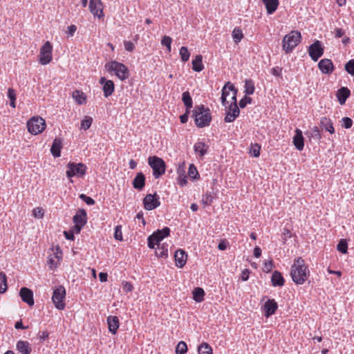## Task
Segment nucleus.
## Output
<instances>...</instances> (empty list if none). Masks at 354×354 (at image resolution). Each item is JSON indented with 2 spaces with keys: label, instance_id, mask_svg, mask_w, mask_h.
<instances>
[{
  "label": "nucleus",
  "instance_id": "6e6552de",
  "mask_svg": "<svg viewBox=\"0 0 354 354\" xmlns=\"http://www.w3.org/2000/svg\"><path fill=\"white\" fill-rule=\"evenodd\" d=\"M66 297V290L64 286H59L56 288L53 293L52 301L58 310H64L65 308V303L64 300Z\"/></svg>",
  "mask_w": 354,
  "mask_h": 354
},
{
  "label": "nucleus",
  "instance_id": "412c9836",
  "mask_svg": "<svg viewBox=\"0 0 354 354\" xmlns=\"http://www.w3.org/2000/svg\"><path fill=\"white\" fill-rule=\"evenodd\" d=\"M292 142L297 150H303L304 147V138L303 137L302 131L300 129H297L295 130V134L293 137Z\"/></svg>",
  "mask_w": 354,
  "mask_h": 354
},
{
  "label": "nucleus",
  "instance_id": "423d86ee",
  "mask_svg": "<svg viewBox=\"0 0 354 354\" xmlns=\"http://www.w3.org/2000/svg\"><path fill=\"white\" fill-rule=\"evenodd\" d=\"M148 164L153 169L155 178H158L165 174L166 165L161 158L156 156H150L148 158Z\"/></svg>",
  "mask_w": 354,
  "mask_h": 354
},
{
  "label": "nucleus",
  "instance_id": "774afa93",
  "mask_svg": "<svg viewBox=\"0 0 354 354\" xmlns=\"http://www.w3.org/2000/svg\"><path fill=\"white\" fill-rule=\"evenodd\" d=\"M227 241L226 240H222L218 245V248L220 250H225L227 248Z\"/></svg>",
  "mask_w": 354,
  "mask_h": 354
},
{
  "label": "nucleus",
  "instance_id": "3c124183",
  "mask_svg": "<svg viewBox=\"0 0 354 354\" xmlns=\"http://www.w3.org/2000/svg\"><path fill=\"white\" fill-rule=\"evenodd\" d=\"M344 69L348 74L354 76V59L349 60L345 64Z\"/></svg>",
  "mask_w": 354,
  "mask_h": 354
},
{
  "label": "nucleus",
  "instance_id": "473e14b6",
  "mask_svg": "<svg viewBox=\"0 0 354 354\" xmlns=\"http://www.w3.org/2000/svg\"><path fill=\"white\" fill-rule=\"evenodd\" d=\"M73 97L75 100V102L80 104H84L86 102V97L82 91L79 90H75L73 93Z\"/></svg>",
  "mask_w": 354,
  "mask_h": 354
},
{
  "label": "nucleus",
  "instance_id": "2eb2a0df",
  "mask_svg": "<svg viewBox=\"0 0 354 354\" xmlns=\"http://www.w3.org/2000/svg\"><path fill=\"white\" fill-rule=\"evenodd\" d=\"M318 68L324 74L330 75L334 70L335 66L333 62L329 59H322L318 63Z\"/></svg>",
  "mask_w": 354,
  "mask_h": 354
},
{
  "label": "nucleus",
  "instance_id": "f8f14e48",
  "mask_svg": "<svg viewBox=\"0 0 354 354\" xmlns=\"http://www.w3.org/2000/svg\"><path fill=\"white\" fill-rule=\"evenodd\" d=\"M308 51L310 58L314 62H317L324 54V48L322 46V42L319 40L315 41L310 45Z\"/></svg>",
  "mask_w": 354,
  "mask_h": 354
},
{
  "label": "nucleus",
  "instance_id": "58836bf2",
  "mask_svg": "<svg viewBox=\"0 0 354 354\" xmlns=\"http://www.w3.org/2000/svg\"><path fill=\"white\" fill-rule=\"evenodd\" d=\"M198 354H212V347L205 342L202 343L198 348Z\"/></svg>",
  "mask_w": 354,
  "mask_h": 354
},
{
  "label": "nucleus",
  "instance_id": "7ed1b4c3",
  "mask_svg": "<svg viewBox=\"0 0 354 354\" xmlns=\"http://www.w3.org/2000/svg\"><path fill=\"white\" fill-rule=\"evenodd\" d=\"M301 39V33L297 30H292L286 35L282 41L283 50L286 54L292 52L293 49L300 43Z\"/></svg>",
  "mask_w": 354,
  "mask_h": 354
},
{
  "label": "nucleus",
  "instance_id": "603ef678",
  "mask_svg": "<svg viewBox=\"0 0 354 354\" xmlns=\"http://www.w3.org/2000/svg\"><path fill=\"white\" fill-rule=\"evenodd\" d=\"M252 101V99L250 97L244 96L239 103V106L240 108L243 109L248 104H251Z\"/></svg>",
  "mask_w": 354,
  "mask_h": 354
},
{
  "label": "nucleus",
  "instance_id": "f3484780",
  "mask_svg": "<svg viewBox=\"0 0 354 354\" xmlns=\"http://www.w3.org/2000/svg\"><path fill=\"white\" fill-rule=\"evenodd\" d=\"M100 84L103 85L104 95L106 97H109L112 95L115 89V85L112 80H108L105 77H102L99 81Z\"/></svg>",
  "mask_w": 354,
  "mask_h": 354
},
{
  "label": "nucleus",
  "instance_id": "aec40b11",
  "mask_svg": "<svg viewBox=\"0 0 354 354\" xmlns=\"http://www.w3.org/2000/svg\"><path fill=\"white\" fill-rule=\"evenodd\" d=\"M187 254L184 250L181 249L176 250L174 255L176 266L182 268L187 262Z\"/></svg>",
  "mask_w": 354,
  "mask_h": 354
},
{
  "label": "nucleus",
  "instance_id": "4d7b16f0",
  "mask_svg": "<svg viewBox=\"0 0 354 354\" xmlns=\"http://www.w3.org/2000/svg\"><path fill=\"white\" fill-rule=\"evenodd\" d=\"M273 267H274L273 262L271 260V261H269L264 263V267H263V270L265 272H270L272 270Z\"/></svg>",
  "mask_w": 354,
  "mask_h": 354
},
{
  "label": "nucleus",
  "instance_id": "393cba45",
  "mask_svg": "<svg viewBox=\"0 0 354 354\" xmlns=\"http://www.w3.org/2000/svg\"><path fill=\"white\" fill-rule=\"evenodd\" d=\"M351 91L347 87H341L337 91V97L339 103L342 105L344 104L347 98L350 96Z\"/></svg>",
  "mask_w": 354,
  "mask_h": 354
},
{
  "label": "nucleus",
  "instance_id": "a18cd8bd",
  "mask_svg": "<svg viewBox=\"0 0 354 354\" xmlns=\"http://www.w3.org/2000/svg\"><path fill=\"white\" fill-rule=\"evenodd\" d=\"M179 53H180V55L181 60L183 62H185L189 60V56H190V53H189L187 47L182 46L180 48V49Z\"/></svg>",
  "mask_w": 354,
  "mask_h": 354
},
{
  "label": "nucleus",
  "instance_id": "7c9ffc66",
  "mask_svg": "<svg viewBox=\"0 0 354 354\" xmlns=\"http://www.w3.org/2000/svg\"><path fill=\"white\" fill-rule=\"evenodd\" d=\"M209 145L203 142H198L194 146V149L196 153L198 154L200 157H203L207 152Z\"/></svg>",
  "mask_w": 354,
  "mask_h": 354
},
{
  "label": "nucleus",
  "instance_id": "338daca9",
  "mask_svg": "<svg viewBox=\"0 0 354 354\" xmlns=\"http://www.w3.org/2000/svg\"><path fill=\"white\" fill-rule=\"evenodd\" d=\"M33 214L36 218H42L44 216V212L41 209H35L33 210Z\"/></svg>",
  "mask_w": 354,
  "mask_h": 354
},
{
  "label": "nucleus",
  "instance_id": "bb28decb",
  "mask_svg": "<svg viewBox=\"0 0 354 354\" xmlns=\"http://www.w3.org/2000/svg\"><path fill=\"white\" fill-rule=\"evenodd\" d=\"M17 350L21 354H30L32 348L30 344L27 341L19 340L16 345Z\"/></svg>",
  "mask_w": 354,
  "mask_h": 354
},
{
  "label": "nucleus",
  "instance_id": "49530a36",
  "mask_svg": "<svg viewBox=\"0 0 354 354\" xmlns=\"http://www.w3.org/2000/svg\"><path fill=\"white\" fill-rule=\"evenodd\" d=\"M93 119L90 116H85L81 122V128L84 130L88 129L92 124Z\"/></svg>",
  "mask_w": 354,
  "mask_h": 354
},
{
  "label": "nucleus",
  "instance_id": "09e8293b",
  "mask_svg": "<svg viewBox=\"0 0 354 354\" xmlns=\"http://www.w3.org/2000/svg\"><path fill=\"white\" fill-rule=\"evenodd\" d=\"M188 174L190 178L193 179H198L199 178V174L197 171L196 167L194 166V164H191L189 167Z\"/></svg>",
  "mask_w": 354,
  "mask_h": 354
},
{
  "label": "nucleus",
  "instance_id": "dca6fc26",
  "mask_svg": "<svg viewBox=\"0 0 354 354\" xmlns=\"http://www.w3.org/2000/svg\"><path fill=\"white\" fill-rule=\"evenodd\" d=\"M19 295L22 301L28 306H32L34 305L33 292L30 289L26 287L21 288L19 291Z\"/></svg>",
  "mask_w": 354,
  "mask_h": 354
},
{
  "label": "nucleus",
  "instance_id": "c85d7f7f",
  "mask_svg": "<svg viewBox=\"0 0 354 354\" xmlns=\"http://www.w3.org/2000/svg\"><path fill=\"white\" fill-rule=\"evenodd\" d=\"M262 2L265 5L268 15L273 14L277 10L279 4V0H262Z\"/></svg>",
  "mask_w": 354,
  "mask_h": 354
},
{
  "label": "nucleus",
  "instance_id": "de8ad7c7",
  "mask_svg": "<svg viewBox=\"0 0 354 354\" xmlns=\"http://www.w3.org/2000/svg\"><path fill=\"white\" fill-rule=\"evenodd\" d=\"M214 197L212 193L210 192H207L203 196L202 202L205 205H209L213 202Z\"/></svg>",
  "mask_w": 354,
  "mask_h": 354
},
{
  "label": "nucleus",
  "instance_id": "f03ea898",
  "mask_svg": "<svg viewBox=\"0 0 354 354\" xmlns=\"http://www.w3.org/2000/svg\"><path fill=\"white\" fill-rule=\"evenodd\" d=\"M192 117L194 119L196 125L199 128L208 127L212 121L210 109L203 104L194 106Z\"/></svg>",
  "mask_w": 354,
  "mask_h": 354
},
{
  "label": "nucleus",
  "instance_id": "13d9d810",
  "mask_svg": "<svg viewBox=\"0 0 354 354\" xmlns=\"http://www.w3.org/2000/svg\"><path fill=\"white\" fill-rule=\"evenodd\" d=\"M190 111L191 110L189 109H185V113L180 116V120L181 123L185 124L187 122Z\"/></svg>",
  "mask_w": 354,
  "mask_h": 354
},
{
  "label": "nucleus",
  "instance_id": "f704fd0d",
  "mask_svg": "<svg viewBox=\"0 0 354 354\" xmlns=\"http://www.w3.org/2000/svg\"><path fill=\"white\" fill-rule=\"evenodd\" d=\"M254 90L255 86L253 80L251 79H246L245 80L244 85V93H245V95H252L254 92Z\"/></svg>",
  "mask_w": 354,
  "mask_h": 354
},
{
  "label": "nucleus",
  "instance_id": "052dcab7",
  "mask_svg": "<svg viewBox=\"0 0 354 354\" xmlns=\"http://www.w3.org/2000/svg\"><path fill=\"white\" fill-rule=\"evenodd\" d=\"M124 48L126 50L129 52H132L134 49V45L130 41H124Z\"/></svg>",
  "mask_w": 354,
  "mask_h": 354
},
{
  "label": "nucleus",
  "instance_id": "c756f323",
  "mask_svg": "<svg viewBox=\"0 0 354 354\" xmlns=\"http://www.w3.org/2000/svg\"><path fill=\"white\" fill-rule=\"evenodd\" d=\"M271 282L273 286H283L285 283V280L281 273L277 270H275L272 275Z\"/></svg>",
  "mask_w": 354,
  "mask_h": 354
},
{
  "label": "nucleus",
  "instance_id": "864d4df0",
  "mask_svg": "<svg viewBox=\"0 0 354 354\" xmlns=\"http://www.w3.org/2000/svg\"><path fill=\"white\" fill-rule=\"evenodd\" d=\"M114 238L118 241L122 240L123 238H122V226L121 225H117L115 227Z\"/></svg>",
  "mask_w": 354,
  "mask_h": 354
},
{
  "label": "nucleus",
  "instance_id": "39448f33",
  "mask_svg": "<svg viewBox=\"0 0 354 354\" xmlns=\"http://www.w3.org/2000/svg\"><path fill=\"white\" fill-rule=\"evenodd\" d=\"M238 91H234V93H232L231 102L226 108V115L224 118L225 122H232L239 115L240 110L237 105L236 95Z\"/></svg>",
  "mask_w": 354,
  "mask_h": 354
},
{
  "label": "nucleus",
  "instance_id": "e433bc0d",
  "mask_svg": "<svg viewBox=\"0 0 354 354\" xmlns=\"http://www.w3.org/2000/svg\"><path fill=\"white\" fill-rule=\"evenodd\" d=\"M158 245L156 250V254L158 257H166L167 256V244H162L156 243Z\"/></svg>",
  "mask_w": 354,
  "mask_h": 354
},
{
  "label": "nucleus",
  "instance_id": "6ab92c4d",
  "mask_svg": "<svg viewBox=\"0 0 354 354\" xmlns=\"http://www.w3.org/2000/svg\"><path fill=\"white\" fill-rule=\"evenodd\" d=\"M74 224L84 226L87 223V214L84 209H79L73 217Z\"/></svg>",
  "mask_w": 354,
  "mask_h": 354
},
{
  "label": "nucleus",
  "instance_id": "20e7f679",
  "mask_svg": "<svg viewBox=\"0 0 354 354\" xmlns=\"http://www.w3.org/2000/svg\"><path fill=\"white\" fill-rule=\"evenodd\" d=\"M105 68L109 72H114L115 75L120 80H124L129 77V73L128 68L122 63L111 61L106 64Z\"/></svg>",
  "mask_w": 354,
  "mask_h": 354
},
{
  "label": "nucleus",
  "instance_id": "2f4dec72",
  "mask_svg": "<svg viewBox=\"0 0 354 354\" xmlns=\"http://www.w3.org/2000/svg\"><path fill=\"white\" fill-rule=\"evenodd\" d=\"M192 69L196 72H201L203 70L204 66L203 64V57L201 55H198L192 62Z\"/></svg>",
  "mask_w": 354,
  "mask_h": 354
},
{
  "label": "nucleus",
  "instance_id": "e2e57ef3",
  "mask_svg": "<svg viewBox=\"0 0 354 354\" xmlns=\"http://www.w3.org/2000/svg\"><path fill=\"white\" fill-rule=\"evenodd\" d=\"M147 241H148V247L149 248H151V249L155 248V245L156 244V243L154 238L151 235H150L148 237Z\"/></svg>",
  "mask_w": 354,
  "mask_h": 354
},
{
  "label": "nucleus",
  "instance_id": "ea45409f",
  "mask_svg": "<svg viewBox=\"0 0 354 354\" xmlns=\"http://www.w3.org/2000/svg\"><path fill=\"white\" fill-rule=\"evenodd\" d=\"M232 37H233L234 41L236 44H238L241 41V40L243 37V34L240 28H235L234 29V30L232 32Z\"/></svg>",
  "mask_w": 354,
  "mask_h": 354
},
{
  "label": "nucleus",
  "instance_id": "9b49d317",
  "mask_svg": "<svg viewBox=\"0 0 354 354\" xmlns=\"http://www.w3.org/2000/svg\"><path fill=\"white\" fill-rule=\"evenodd\" d=\"M160 197L156 194H148L143 198V205L147 210H153L160 206Z\"/></svg>",
  "mask_w": 354,
  "mask_h": 354
},
{
  "label": "nucleus",
  "instance_id": "4468645a",
  "mask_svg": "<svg viewBox=\"0 0 354 354\" xmlns=\"http://www.w3.org/2000/svg\"><path fill=\"white\" fill-rule=\"evenodd\" d=\"M89 10L94 15L99 19L104 16L103 6L101 0H90L89 1Z\"/></svg>",
  "mask_w": 354,
  "mask_h": 354
},
{
  "label": "nucleus",
  "instance_id": "0e129e2a",
  "mask_svg": "<svg viewBox=\"0 0 354 354\" xmlns=\"http://www.w3.org/2000/svg\"><path fill=\"white\" fill-rule=\"evenodd\" d=\"M64 234L65 236V238L68 240L73 241L75 239L73 231H64Z\"/></svg>",
  "mask_w": 354,
  "mask_h": 354
},
{
  "label": "nucleus",
  "instance_id": "bf43d9fd",
  "mask_svg": "<svg viewBox=\"0 0 354 354\" xmlns=\"http://www.w3.org/2000/svg\"><path fill=\"white\" fill-rule=\"evenodd\" d=\"M133 286L131 283L125 281L123 283V290L126 292H130L133 290Z\"/></svg>",
  "mask_w": 354,
  "mask_h": 354
},
{
  "label": "nucleus",
  "instance_id": "0eeeda50",
  "mask_svg": "<svg viewBox=\"0 0 354 354\" xmlns=\"http://www.w3.org/2000/svg\"><path fill=\"white\" fill-rule=\"evenodd\" d=\"M45 128V120L41 117H32L27 122L28 131L32 135H37L41 133Z\"/></svg>",
  "mask_w": 354,
  "mask_h": 354
},
{
  "label": "nucleus",
  "instance_id": "72a5a7b5",
  "mask_svg": "<svg viewBox=\"0 0 354 354\" xmlns=\"http://www.w3.org/2000/svg\"><path fill=\"white\" fill-rule=\"evenodd\" d=\"M182 101L184 103L185 109L191 110L193 106V101L189 91H185L183 93Z\"/></svg>",
  "mask_w": 354,
  "mask_h": 354
},
{
  "label": "nucleus",
  "instance_id": "1a4fd4ad",
  "mask_svg": "<svg viewBox=\"0 0 354 354\" xmlns=\"http://www.w3.org/2000/svg\"><path fill=\"white\" fill-rule=\"evenodd\" d=\"M67 171L66 172V176L68 178H72L75 175H79L80 176H84L86 174V170L87 169L86 166L82 163H75L73 162H69L67 165Z\"/></svg>",
  "mask_w": 354,
  "mask_h": 354
},
{
  "label": "nucleus",
  "instance_id": "a211bd4d",
  "mask_svg": "<svg viewBox=\"0 0 354 354\" xmlns=\"http://www.w3.org/2000/svg\"><path fill=\"white\" fill-rule=\"evenodd\" d=\"M278 308V304L273 299H269L263 306L264 315L269 317L274 315Z\"/></svg>",
  "mask_w": 354,
  "mask_h": 354
},
{
  "label": "nucleus",
  "instance_id": "4c0bfd02",
  "mask_svg": "<svg viewBox=\"0 0 354 354\" xmlns=\"http://www.w3.org/2000/svg\"><path fill=\"white\" fill-rule=\"evenodd\" d=\"M306 135L308 138H313L317 140H320L322 138L320 131L317 127H314L311 129L310 131L306 132Z\"/></svg>",
  "mask_w": 354,
  "mask_h": 354
},
{
  "label": "nucleus",
  "instance_id": "a19ab883",
  "mask_svg": "<svg viewBox=\"0 0 354 354\" xmlns=\"http://www.w3.org/2000/svg\"><path fill=\"white\" fill-rule=\"evenodd\" d=\"M337 250L342 254H346L348 251V243L346 239H342L337 245Z\"/></svg>",
  "mask_w": 354,
  "mask_h": 354
},
{
  "label": "nucleus",
  "instance_id": "c03bdc74",
  "mask_svg": "<svg viewBox=\"0 0 354 354\" xmlns=\"http://www.w3.org/2000/svg\"><path fill=\"white\" fill-rule=\"evenodd\" d=\"M187 351V346L183 341L178 342L176 347V354H185Z\"/></svg>",
  "mask_w": 354,
  "mask_h": 354
},
{
  "label": "nucleus",
  "instance_id": "79ce46f5",
  "mask_svg": "<svg viewBox=\"0 0 354 354\" xmlns=\"http://www.w3.org/2000/svg\"><path fill=\"white\" fill-rule=\"evenodd\" d=\"M8 288L6 274L0 272V293H3Z\"/></svg>",
  "mask_w": 354,
  "mask_h": 354
},
{
  "label": "nucleus",
  "instance_id": "b1692460",
  "mask_svg": "<svg viewBox=\"0 0 354 354\" xmlns=\"http://www.w3.org/2000/svg\"><path fill=\"white\" fill-rule=\"evenodd\" d=\"M170 229L168 227H165L162 230H158L154 232L151 236L154 238L156 243H160V242L163 240L165 237L169 236Z\"/></svg>",
  "mask_w": 354,
  "mask_h": 354
},
{
  "label": "nucleus",
  "instance_id": "5fc2aeb1",
  "mask_svg": "<svg viewBox=\"0 0 354 354\" xmlns=\"http://www.w3.org/2000/svg\"><path fill=\"white\" fill-rule=\"evenodd\" d=\"M80 198H81L84 202H85L88 205H93L95 204V201L91 197L88 196L84 194H81L80 195Z\"/></svg>",
  "mask_w": 354,
  "mask_h": 354
},
{
  "label": "nucleus",
  "instance_id": "680f3d73",
  "mask_svg": "<svg viewBox=\"0 0 354 354\" xmlns=\"http://www.w3.org/2000/svg\"><path fill=\"white\" fill-rule=\"evenodd\" d=\"M8 97L10 101L16 100V94L13 88H9L8 90Z\"/></svg>",
  "mask_w": 354,
  "mask_h": 354
},
{
  "label": "nucleus",
  "instance_id": "8fccbe9b",
  "mask_svg": "<svg viewBox=\"0 0 354 354\" xmlns=\"http://www.w3.org/2000/svg\"><path fill=\"white\" fill-rule=\"evenodd\" d=\"M171 41L172 39L169 36L165 35L162 37L161 44L167 47L168 52H171Z\"/></svg>",
  "mask_w": 354,
  "mask_h": 354
},
{
  "label": "nucleus",
  "instance_id": "5701e85b",
  "mask_svg": "<svg viewBox=\"0 0 354 354\" xmlns=\"http://www.w3.org/2000/svg\"><path fill=\"white\" fill-rule=\"evenodd\" d=\"M62 148V140L61 138H55L53 142L50 152L55 158H59L61 156V149Z\"/></svg>",
  "mask_w": 354,
  "mask_h": 354
},
{
  "label": "nucleus",
  "instance_id": "4be33fe9",
  "mask_svg": "<svg viewBox=\"0 0 354 354\" xmlns=\"http://www.w3.org/2000/svg\"><path fill=\"white\" fill-rule=\"evenodd\" d=\"M145 181L146 178L143 173H138L132 181L133 188L140 191L142 190L145 186Z\"/></svg>",
  "mask_w": 354,
  "mask_h": 354
},
{
  "label": "nucleus",
  "instance_id": "9d476101",
  "mask_svg": "<svg viewBox=\"0 0 354 354\" xmlns=\"http://www.w3.org/2000/svg\"><path fill=\"white\" fill-rule=\"evenodd\" d=\"M52 45L49 41H46L41 46L39 53V62L42 65L50 63L52 60Z\"/></svg>",
  "mask_w": 354,
  "mask_h": 354
},
{
  "label": "nucleus",
  "instance_id": "69168bd1",
  "mask_svg": "<svg viewBox=\"0 0 354 354\" xmlns=\"http://www.w3.org/2000/svg\"><path fill=\"white\" fill-rule=\"evenodd\" d=\"M77 30V27L75 25H71L68 27V30L66 31V33L69 35V36H73L75 32Z\"/></svg>",
  "mask_w": 354,
  "mask_h": 354
},
{
  "label": "nucleus",
  "instance_id": "6e6d98bb",
  "mask_svg": "<svg viewBox=\"0 0 354 354\" xmlns=\"http://www.w3.org/2000/svg\"><path fill=\"white\" fill-rule=\"evenodd\" d=\"M353 125V120L348 117H344L342 118V126L345 129H350Z\"/></svg>",
  "mask_w": 354,
  "mask_h": 354
},
{
  "label": "nucleus",
  "instance_id": "37998d69",
  "mask_svg": "<svg viewBox=\"0 0 354 354\" xmlns=\"http://www.w3.org/2000/svg\"><path fill=\"white\" fill-rule=\"evenodd\" d=\"M261 146L260 145L255 143L251 144L250 149V155L253 156L255 158H257L260 155Z\"/></svg>",
  "mask_w": 354,
  "mask_h": 354
},
{
  "label": "nucleus",
  "instance_id": "c9c22d12",
  "mask_svg": "<svg viewBox=\"0 0 354 354\" xmlns=\"http://www.w3.org/2000/svg\"><path fill=\"white\" fill-rule=\"evenodd\" d=\"M205 291L202 288H196L193 290V299L196 302H201L204 300Z\"/></svg>",
  "mask_w": 354,
  "mask_h": 354
},
{
  "label": "nucleus",
  "instance_id": "cd10ccee",
  "mask_svg": "<svg viewBox=\"0 0 354 354\" xmlns=\"http://www.w3.org/2000/svg\"><path fill=\"white\" fill-rule=\"evenodd\" d=\"M320 127L322 130H325L326 131L329 132L330 134H333L335 133V129L330 118L322 117L320 119Z\"/></svg>",
  "mask_w": 354,
  "mask_h": 354
},
{
  "label": "nucleus",
  "instance_id": "ddd939ff",
  "mask_svg": "<svg viewBox=\"0 0 354 354\" xmlns=\"http://www.w3.org/2000/svg\"><path fill=\"white\" fill-rule=\"evenodd\" d=\"M234 91H238V90L235 88L234 84H232L230 82H227V83H225V84L223 87L221 100V103H222L223 106H224L225 108H227L228 106V105L230 104L229 102L227 101V97L229 96V94L230 93V92L234 93Z\"/></svg>",
  "mask_w": 354,
  "mask_h": 354
},
{
  "label": "nucleus",
  "instance_id": "a878e982",
  "mask_svg": "<svg viewBox=\"0 0 354 354\" xmlns=\"http://www.w3.org/2000/svg\"><path fill=\"white\" fill-rule=\"evenodd\" d=\"M107 324L109 331L113 334H115L120 326L118 317L117 316H109L107 317Z\"/></svg>",
  "mask_w": 354,
  "mask_h": 354
},
{
  "label": "nucleus",
  "instance_id": "f257e3e1",
  "mask_svg": "<svg viewBox=\"0 0 354 354\" xmlns=\"http://www.w3.org/2000/svg\"><path fill=\"white\" fill-rule=\"evenodd\" d=\"M290 275L292 281L297 284H303L308 279L309 270L301 257H297L294 260Z\"/></svg>",
  "mask_w": 354,
  "mask_h": 354
}]
</instances>
